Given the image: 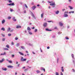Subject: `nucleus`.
Instances as JSON below:
<instances>
[{"instance_id": "6e6d98bb", "label": "nucleus", "mask_w": 75, "mask_h": 75, "mask_svg": "<svg viewBox=\"0 0 75 75\" xmlns=\"http://www.w3.org/2000/svg\"><path fill=\"white\" fill-rule=\"evenodd\" d=\"M13 31H14V30L12 29V30H11L10 31V32H12Z\"/></svg>"}, {"instance_id": "ea45409f", "label": "nucleus", "mask_w": 75, "mask_h": 75, "mask_svg": "<svg viewBox=\"0 0 75 75\" xmlns=\"http://www.w3.org/2000/svg\"><path fill=\"white\" fill-rule=\"evenodd\" d=\"M6 40V39L5 38H3L2 39V41H5V40Z\"/></svg>"}, {"instance_id": "f3484780", "label": "nucleus", "mask_w": 75, "mask_h": 75, "mask_svg": "<svg viewBox=\"0 0 75 75\" xmlns=\"http://www.w3.org/2000/svg\"><path fill=\"white\" fill-rule=\"evenodd\" d=\"M41 70H43L44 71V72H45V69L44 68H43L42 67L41 68Z\"/></svg>"}, {"instance_id": "4c0bfd02", "label": "nucleus", "mask_w": 75, "mask_h": 75, "mask_svg": "<svg viewBox=\"0 0 75 75\" xmlns=\"http://www.w3.org/2000/svg\"><path fill=\"white\" fill-rule=\"evenodd\" d=\"M11 17H8V20H10V19H11Z\"/></svg>"}, {"instance_id": "bb28decb", "label": "nucleus", "mask_w": 75, "mask_h": 75, "mask_svg": "<svg viewBox=\"0 0 75 75\" xmlns=\"http://www.w3.org/2000/svg\"><path fill=\"white\" fill-rule=\"evenodd\" d=\"M26 44H28V45H30V46H33V44H31V43H29L28 44L26 43Z\"/></svg>"}, {"instance_id": "412c9836", "label": "nucleus", "mask_w": 75, "mask_h": 75, "mask_svg": "<svg viewBox=\"0 0 75 75\" xmlns=\"http://www.w3.org/2000/svg\"><path fill=\"white\" fill-rule=\"evenodd\" d=\"M64 17H67L68 16V15L67 14H64Z\"/></svg>"}, {"instance_id": "3c124183", "label": "nucleus", "mask_w": 75, "mask_h": 75, "mask_svg": "<svg viewBox=\"0 0 75 75\" xmlns=\"http://www.w3.org/2000/svg\"><path fill=\"white\" fill-rule=\"evenodd\" d=\"M18 38H15V40H18Z\"/></svg>"}, {"instance_id": "a19ab883", "label": "nucleus", "mask_w": 75, "mask_h": 75, "mask_svg": "<svg viewBox=\"0 0 75 75\" xmlns=\"http://www.w3.org/2000/svg\"><path fill=\"white\" fill-rule=\"evenodd\" d=\"M8 35L9 37H10V36H11V34H8Z\"/></svg>"}, {"instance_id": "473e14b6", "label": "nucleus", "mask_w": 75, "mask_h": 75, "mask_svg": "<svg viewBox=\"0 0 75 75\" xmlns=\"http://www.w3.org/2000/svg\"><path fill=\"white\" fill-rule=\"evenodd\" d=\"M65 39H66V40H69V38H68V37H65Z\"/></svg>"}, {"instance_id": "052dcab7", "label": "nucleus", "mask_w": 75, "mask_h": 75, "mask_svg": "<svg viewBox=\"0 0 75 75\" xmlns=\"http://www.w3.org/2000/svg\"><path fill=\"white\" fill-rule=\"evenodd\" d=\"M32 54H35V53H34V52H32Z\"/></svg>"}, {"instance_id": "9b49d317", "label": "nucleus", "mask_w": 75, "mask_h": 75, "mask_svg": "<svg viewBox=\"0 0 75 75\" xmlns=\"http://www.w3.org/2000/svg\"><path fill=\"white\" fill-rule=\"evenodd\" d=\"M45 30L46 31H52V30H50V29H48V28L46 29Z\"/></svg>"}, {"instance_id": "de8ad7c7", "label": "nucleus", "mask_w": 75, "mask_h": 75, "mask_svg": "<svg viewBox=\"0 0 75 75\" xmlns=\"http://www.w3.org/2000/svg\"><path fill=\"white\" fill-rule=\"evenodd\" d=\"M61 33H62V32H59L58 33V34H61Z\"/></svg>"}, {"instance_id": "6ab92c4d", "label": "nucleus", "mask_w": 75, "mask_h": 75, "mask_svg": "<svg viewBox=\"0 0 75 75\" xmlns=\"http://www.w3.org/2000/svg\"><path fill=\"white\" fill-rule=\"evenodd\" d=\"M16 28H20L21 27L20 26L17 25L16 27Z\"/></svg>"}, {"instance_id": "338daca9", "label": "nucleus", "mask_w": 75, "mask_h": 75, "mask_svg": "<svg viewBox=\"0 0 75 75\" xmlns=\"http://www.w3.org/2000/svg\"><path fill=\"white\" fill-rule=\"evenodd\" d=\"M34 28H35V27H34L33 28H32V29H34Z\"/></svg>"}, {"instance_id": "79ce46f5", "label": "nucleus", "mask_w": 75, "mask_h": 75, "mask_svg": "<svg viewBox=\"0 0 75 75\" xmlns=\"http://www.w3.org/2000/svg\"><path fill=\"white\" fill-rule=\"evenodd\" d=\"M14 56H15L14 55V54H12V55H11V57H12V58H14Z\"/></svg>"}, {"instance_id": "5fc2aeb1", "label": "nucleus", "mask_w": 75, "mask_h": 75, "mask_svg": "<svg viewBox=\"0 0 75 75\" xmlns=\"http://www.w3.org/2000/svg\"><path fill=\"white\" fill-rule=\"evenodd\" d=\"M58 59H59L58 58H57V63H58Z\"/></svg>"}, {"instance_id": "37998d69", "label": "nucleus", "mask_w": 75, "mask_h": 75, "mask_svg": "<svg viewBox=\"0 0 75 75\" xmlns=\"http://www.w3.org/2000/svg\"><path fill=\"white\" fill-rule=\"evenodd\" d=\"M19 44H20V43H17L16 44V46L18 47L19 46Z\"/></svg>"}, {"instance_id": "7ed1b4c3", "label": "nucleus", "mask_w": 75, "mask_h": 75, "mask_svg": "<svg viewBox=\"0 0 75 75\" xmlns=\"http://www.w3.org/2000/svg\"><path fill=\"white\" fill-rule=\"evenodd\" d=\"M8 6H14V3H12L11 4H7Z\"/></svg>"}, {"instance_id": "b1692460", "label": "nucleus", "mask_w": 75, "mask_h": 75, "mask_svg": "<svg viewBox=\"0 0 75 75\" xmlns=\"http://www.w3.org/2000/svg\"><path fill=\"white\" fill-rule=\"evenodd\" d=\"M1 30H2V31H5V28H1Z\"/></svg>"}, {"instance_id": "72a5a7b5", "label": "nucleus", "mask_w": 75, "mask_h": 75, "mask_svg": "<svg viewBox=\"0 0 75 75\" xmlns=\"http://www.w3.org/2000/svg\"><path fill=\"white\" fill-rule=\"evenodd\" d=\"M69 8H70V9H73V8H72V7L71 6H69Z\"/></svg>"}, {"instance_id": "f8f14e48", "label": "nucleus", "mask_w": 75, "mask_h": 75, "mask_svg": "<svg viewBox=\"0 0 75 75\" xmlns=\"http://www.w3.org/2000/svg\"><path fill=\"white\" fill-rule=\"evenodd\" d=\"M8 68H13V66L11 65H9L7 66Z\"/></svg>"}, {"instance_id": "0e129e2a", "label": "nucleus", "mask_w": 75, "mask_h": 75, "mask_svg": "<svg viewBox=\"0 0 75 75\" xmlns=\"http://www.w3.org/2000/svg\"><path fill=\"white\" fill-rule=\"evenodd\" d=\"M20 4H23V3L22 2H20Z\"/></svg>"}, {"instance_id": "09e8293b", "label": "nucleus", "mask_w": 75, "mask_h": 75, "mask_svg": "<svg viewBox=\"0 0 75 75\" xmlns=\"http://www.w3.org/2000/svg\"><path fill=\"white\" fill-rule=\"evenodd\" d=\"M28 69H26L24 70V71H27Z\"/></svg>"}, {"instance_id": "49530a36", "label": "nucleus", "mask_w": 75, "mask_h": 75, "mask_svg": "<svg viewBox=\"0 0 75 75\" xmlns=\"http://www.w3.org/2000/svg\"><path fill=\"white\" fill-rule=\"evenodd\" d=\"M37 29H35V33H36V32L37 31Z\"/></svg>"}, {"instance_id": "69168bd1", "label": "nucleus", "mask_w": 75, "mask_h": 75, "mask_svg": "<svg viewBox=\"0 0 75 75\" xmlns=\"http://www.w3.org/2000/svg\"><path fill=\"white\" fill-rule=\"evenodd\" d=\"M12 45H14V43L13 42H12L11 43Z\"/></svg>"}, {"instance_id": "4be33fe9", "label": "nucleus", "mask_w": 75, "mask_h": 75, "mask_svg": "<svg viewBox=\"0 0 75 75\" xmlns=\"http://www.w3.org/2000/svg\"><path fill=\"white\" fill-rule=\"evenodd\" d=\"M71 56L73 59H74V55L73 54H71Z\"/></svg>"}, {"instance_id": "603ef678", "label": "nucleus", "mask_w": 75, "mask_h": 75, "mask_svg": "<svg viewBox=\"0 0 75 75\" xmlns=\"http://www.w3.org/2000/svg\"><path fill=\"white\" fill-rule=\"evenodd\" d=\"M52 38H55V35H53L52 36Z\"/></svg>"}, {"instance_id": "58836bf2", "label": "nucleus", "mask_w": 75, "mask_h": 75, "mask_svg": "<svg viewBox=\"0 0 75 75\" xmlns=\"http://www.w3.org/2000/svg\"><path fill=\"white\" fill-rule=\"evenodd\" d=\"M8 2L9 3H12V1L11 0H9Z\"/></svg>"}, {"instance_id": "a18cd8bd", "label": "nucleus", "mask_w": 75, "mask_h": 75, "mask_svg": "<svg viewBox=\"0 0 75 75\" xmlns=\"http://www.w3.org/2000/svg\"><path fill=\"white\" fill-rule=\"evenodd\" d=\"M25 7H26L27 8H28V6H27V5H26V4H25Z\"/></svg>"}, {"instance_id": "c03bdc74", "label": "nucleus", "mask_w": 75, "mask_h": 75, "mask_svg": "<svg viewBox=\"0 0 75 75\" xmlns=\"http://www.w3.org/2000/svg\"><path fill=\"white\" fill-rule=\"evenodd\" d=\"M1 35H2V36L4 37H5V35H4L3 34H1Z\"/></svg>"}, {"instance_id": "2eb2a0df", "label": "nucleus", "mask_w": 75, "mask_h": 75, "mask_svg": "<svg viewBox=\"0 0 75 75\" xmlns=\"http://www.w3.org/2000/svg\"><path fill=\"white\" fill-rule=\"evenodd\" d=\"M18 53L20 55H24V54L23 53L20 52H19Z\"/></svg>"}, {"instance_id": "13d9d810", "label": "nucleus", "mask_w": 75, "mask_h": 75, "mask_svg": "<svg viewBox=\"0 0 75 75\" xmlns=\"http://www.w3.org/2000/svg\"><path fill=\"white\" fill-rule=\"evenodd\" d=\"M60 75H63V74H62V72H61Z\"/></svg>"}, {"instance_id": "5701e85b", "label": "nucleus", "mask_w": 75, "mask_h": 75, "mask_svg": "<svg viewBox=\"0 0 75 75\" xmlns=\"http://www.w3.org/2000/svg\"><path fill=\"white\" fill-rule=\"evenodd\" d=\"M21 48H22V49H23V50H24V49H25V47H24L23 46H21Z\"/></svg>"}, {"instance_id": "6e6552de", "label": "nucleus", "mask_w": 75, "mask_h": 75, "mask_svg": "<svg viewBox=\"0 0 75 75\" xmlns=\"http://www.w3.org/2000/svg\"><path fill=\"white\" fill-rule=\"evenodd\" d=\"M2 70H3V71H7V68H4V67H2Z\"/></svg>"}, {"instance_id": "774afa93", "label": "nucleus", "mask_w": 75, "mask_h": 75, "mask_svg": "<svg viewBox=\"0 0 75 75\" xmlns=\"http://www.w3.org/2000/svg\"><path fill=\"white\" fill-rule=\"evenodd\" d=\"M73 71L74 72H75V70L74 69H73Z\"/></svg>"}, {"instance_id": "a878e982", "label": "nucleus", "mask_w": 75, "mask_h": 75, "mask_svg": "<svg viewBox=\"0 0 75 75\" xmlns=\"http://www.w3.org/2000/svg\"><path fill=\"white\" fill-rule=\"evenodd\" d=\"M64 14H68V11H65L64 13Z\"/></svg>"}, {"instance_id": "f704fd0d", "label": "nucleus", "mask_w": 75, "mask_h": 75, "mask_svg": "<svg viewBox=\"0 0 75 75\" xmlns=\"http://www.w3.org/2000/svg\"><path fill=\"white\" fill-rule=\"evenodd\" d=\"M28 33H29V34H30V35H31L33 34L32 33H31V32H30V31H28Z\"/></svg>"}, {"instance_id": "39448f33", "label": "nucleus", "mask_w": 75, "mask_h": 75, "mask_svg": "<svg viewBox=\"0 0 75 75\" xmlns=\"http://www.w3.org/2000/svg\"><path fill=\"white\" fill-rule=\"evenodd\" d=\"M6 55V52H4V53H1L0 54V55Z\"/></svg>"}, {"instance_id": "1a4fd4ad", "label": "nucleus", "mask_w": 75, "mask_h": 75, "mask_svg": "<svg viewBox=\"0 0 75 75\" xmlns=\"http://www.w3.org/2000/svg\"><path fill=\"white\" fill-rule=\"evenodd\" d=\"M36 8V6H34L32 7V8L33 9V10H34Z\"/></svg>"}, {"instance_id": "cd10ccee", "label": "nucleus", "mask_w": 75, "mask_h": 75, "mask_svg": "<svg viewBox=\"0 0 75 75\" xmlns=\"http://www.w3.org/2000/svg\"><path fill=\"white\" fill-rule=\"evenodd\" d=\"M10 30H11L10 28H8L7 29V31L8 32V31H10Z\"/></svg>"}, {"instance_id": "c9c22d12", "label": "nucleus", "mask_w": 75, "mask_h": 75, "mask_svg": "<svg viewBox=\"0 0 75 75\" xmlns=\"http://www.w3.org/2000/svg\"><path fill=\"white\" fill-rule=\"evenodd\" d=\"M55 75H59V73L58 72H55Z\"/></svg>"}, {"instance_id": "c85d7f7f", "label": "nucleus", "mask_w": 75, "mask_h": 75, "mask_svg": "<svg viewBox=\"0 0 75 75\" xmlns=\"http://www.w3.org/2000/svg\"><path fill=\"white\" fill-rule=\"evenodd\" d=\"M69 13L71 14V13H74V11H71L69 12Z\"/></svg>"}, {"instance_id": "c756f323", "label": "nucleus", "mask_w": 75, "mask_h": 75, "mask_svg": "<svg viewBox=\"0 0 75 75\" xmlns=\"http://www.w3.org/2000/svg\"><path fill=\"white\" fill-rule=\"evenodd\" d=\"M6 47L7 48H10V47H9V45H7L6 46Z\"/></svg>"}, {"instance_id": "680f3d73", "label": "nucleus", "mask_w": 75, "mask_h": 75, "mask_svg": "<svg viewBox=\"0 0 75 75\" xmlns=\"http://www.w3.org/2000/svg\"><path fill=\"white\" fill-rule=\"evenodd\" d=\"M47 49H50V47L49 46H48L47 47Z\"/></svg>"}, {"instance_id": "e2e57ef3", "label": "nucleus", "mask_w": 75, "mask_h": 75, "mask_svg": "<svg viewBox=\"0 0 75 75\" xmlns=\"http://www.w3.org/2000/svg\"><path fill=\"white\" fill-rule=\"evenodd\" d=\"M10 11H11V12H12V11H13V9H11Z\"/></svg>"}, {"instance_id": "7c9ffc66", "label": "nucleus", "mask_w": 75, "mask_h": 75, "mask_svg": "<svg viewBox=\"0 0 75 75\" xmlns=\"http://www.w3.org/2000/svg\"><path fill=\"white\" fill-rule=\"evenodd\" d=\"M43 16H44V13H42L41 14V17L42 18H43Z\"/></svg>"}, {"instance_id": "423d86ee", "label": "nucleus", "mask_w": 75, "mask_h": 75, "mask_svg": "<svg viewBox=\"0 0 75 75\" xmlns=\"http://www.w3.org/2000/svg\"><path fill=\"white\" fill-rule=\"evenodd\" d=\"M4 61H5L4 59H2L1 60H0V63H2V62H3Z\"/></svg>"}, {"instance_id": "8fccbe9b", "label": "nucleus", "mask_w": 75, "mask_h": 75, "mask_svg": "<svg viewBox=\"0 0 75 75\" xmlns=\"http://www.w3.org/2000/svg\"><path fill=\"white\" fill-rule=\"evenodd\" d=\"M54 29H57V27H55L54 28Z\"/></svg>"}, {"instance_id": "f257e3e1", "label": "nucleus", "mask_w": 75, "mask_h": 75, "mask_svg": "<svg viewBox=\"0 0 75 75\" xmlns=\"http://www.w3.org/2000/svg\"><path fill=\"white\" fill-rule=\"evenodd\" d=\"M24 58L23 57H21V61H26L27 60V59H24Z\"/></svg>"}, {"instance_id": "dca6fc26", "label": "nucleus", "mask_w": 75, "mask_h": 75, "mask_svg": "<svg viewBox=\"0 0 75 75\" xmlns=\"http://www.w3.org/2000/svg\"><path fill=\"white\" fill-rule=\"evenodd\" d=\"M36 72L37 74H39L40 73H41V71L39 70H37L36 71Z\"/></svg>"}, {"instance_id": "a211bd4d", "label": "nucleus", "mask_w": 75, "mask_h": 75, "mask_svg": "<svg viewBox=\"0 0 75 75\" xmlns=\"http://www.w3.org/2000/svg\"><path fill=\"white\" fill-rule=\"evenodd\" d=\"M12 20L13 21H16L17 20L16 19H15V17H13L12 18Z\"/></svg>"}, {"instance_id": "393cba45", "label": "nucleus", "mask_w": 75, "mask_h": 75, "mask_svg": "<svg viewBox=\"0 0 75 75\" xmlns=\"http://www.w3.org/2000/svg\"><path fill=\"white\" fill-rule=\"evenodd\" d=\"M27 30H28V31H31V29L29 27H28Z\"/></svg>"}, {"instance_id": "9d476101", "label": "nucleus", "mask_w": 75, "mask_h": 75, "mask_svg": "<svg viewBox=\"0 0 75 75\" xmlns=\"http://www.w3.org/2000/svg\"><path fill=\"white\" fill-rule=\"evenodd\" d=\"M5 22V19H3L2 21H1V23L2 24H4Z\"/></svg>"}, {"instance_id": "bf43d9fd", "label": "nucleus", "mask_w": 75, "mask_h": 75, "mask_svg": "<svg viewBox=\"0 0 75 75\" xmlns=\"http://www.w3.org/2000/svg\"><path fill=\"white\" fill-rule=\"evenodd\" d=\"M29 60L27 61V62H26L27 64L28 63V62H29Z\"/></svg>"}, {"instance_id": "20e7f679", "label": "nucleus", "mask_w": 75, "mask_h": 75, "mask_svg": "<svg viewBox=\"0 0 75 75\" xmlns=\"http://www.w3.org/2000/svg\"><path fill=\"white\" fill-rule=\"evenodd\" d=\"M43 27H46L47 26V23H44L43 24Z\"/></svg>"}, {"instance_id": "aec40b11", "label": "nucleus", "mask_w": 75, "mask_h": 75, "mask_svg": "<svg viewBox=\"0 0 75 75\" xmlns=\"http://www.w3.org/2000/svg\"><path fill=\"white\" fill-rule=\"evenodd\" d=\"M61 70L62 72H64V67H61Z\"/></svg>"}, {"instance_id": "0eeeda50", "label": "nucleus", "mask_w": 75, "mask_h": 75, "mask_svg": "<svg viewBox=\"0 0 75 75\" xmlns=\"http://www.w3.org/2000/svg\"><path fill=\"white\" fill-rule=\"evenodd\" d=\"M59 25L61 27H62V26H63V23L61 22H60L59 23Z\"/></svg>"}, {"instance_id": "4468645a", "label": "nucleus", "mask_w": 75, "mask_h": 75, "mask_svg": "<svg viewBox=\"0 0 75 75\" xmlns=\"http://www.w3.org/2000/svg\"><path fill=\"white\" fill-rule=\"evenodd\" d=\"M50 6H54L55 5V2H54L53 3H52V4H50Z\"/></svg>"}, {"instance_id": "4d7b16f0", "label": "nucleus", "mask_w": 75, "mask_h": 75, "mask_svg": "<svg viewBox=\"0 0 75 75\" xmlns=\"http://www.w3.org/2000/svg\"><path fill=\"white\" fill-rule=\"evenodd\" d=\"M23 69H25V67H24L22 68Z\"/></svg>"}, {"instance_id": "e433bc0d", "label": "nucleus", "mask_w": 75, "mask_h": 75, "mask_svg": "<svg viewBox=\"0 0 75 75\" xmlns=\"http://www.w3.org/2000/svg\"><path fill=\"white\" fill-rule=\"evenodd\" d=\"M8 62L9 63H11V64L12 63V61L11 60H9Z\"/></svg>"}, {"instance_id": "ddd939ff", "label": "nucleus", "mask_w": 75, "mask_h": 75, "mask_svg": "<svg viewBox=\"0 0 75 75\" xmlns=\"http://www.w3.org/2000/svg\"><path fill=\"white\" fill-rule=\"evenodd\" d=\"M59 13V11L58 10L57 11L55 12V13L56 14H58Z\"/></svg>"}, {"instance_id": "2f4dec72", "label": "nucleus", "mask_w": 75, "mask_h": 75, "mask_svg": "<svg viewBox=\"0 0 75 75\" xmlns=\"http://www.w3.org/2000/svg\"><path fill=\"white\" fill-rule=\"evenodd\" d=\"M4 50H6V51L8 50V49L7 48H4Z\"/></svg>"}, {"instance_id": "864d4df0", "label": "nucleus", "mask_w": 75, "mask_h": 75, "mask_svg": "<svg viewBox=\"0 0 75 75\" xmlns=\"http://www.w3.org/2000/svg\"><path fill=\"white\" fill-rule=\"evenodd\" d=\"M47 22L48 23H51V22H52V21H47Z\"/></svg>"}, {"instance_id": "f03ea898", "label": "nucleus", "mask_w": 75, "mask_h": 75, "mask_svg": "<svg viewBox=\"0 0 75 75\" xmlns=\"http://www.w3.org/2000/svg\"><path fill=\"white\" fill-rule=\"evenodd\" d=\"M31 16L32 17L34 18V19H36V17L35 16V15H34V13H31Z\"/></svg>"}]
</instances>
